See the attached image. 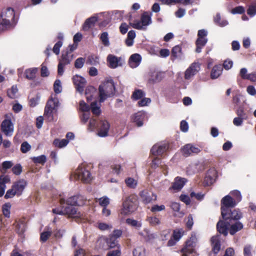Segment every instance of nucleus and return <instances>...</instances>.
I'll return each mask as SVG.
<instances>
[{"label": "nucleus", "mask_w": 256, "mask_h": 256, "mask_svg": "<svg viewBox=\"0 0 256 256\" xmlns=\"http://www.w3.org/2000/svg\"><path fill=\"white\" fill-rule=\"evenodd\" d=\"M223 220H220L216 224L218 231L224 236L228 235L229 226L234 221H238L242 217V214L238 209L231 208L228 210H223L221 212Z\"/></svg>", "instance_id": "1"}, {"label": "nucleus", "mask_w": 256, "mask_h": 256, "mask_svg": "<svg viewBox=\"0 0 256 256\" xmlns=\"http://www.w3.org/2000/svg\"><path fill=\"white\" fill-rule=\"evenodd\" d=\"M14 10L10 7L4 8L0 15V33L12 28L16 22Z\"/></svg>", "instance_id": "2"}, {"label": "nucleus", "mask_w": 256, "mask_h": 256, "mask_svg": "<svg viewBox=\"0 0 256 256\" xmlns=\"http://www.w3.org/2000/svg\"><path fill=\"white\" fill-rule=\"evenodd\" d=\"M99 102H103L108 98L112 96L116 92L114 82L112 80H108L101 84L98 88Z\"/></svg>", "instance_id": "3"}, {"label": "nucleus", "mask_w": 256, "mask_h": 256, "mask_svg": "<svg viewBox=\"0 0 256 256\" xmlns=\"http://www.w3.org/2000/svg\"><path fill=\"white\" fill-rule=\"evenodd\" d=\"M27 182L24 179H20L14 182L12 188L8 190L4 196L6 198H13L14 196H21L27 186Z\"/></svg>", "instance_id": "4"}, {"label": "nucleus", "mask_w": 256, "mask_h": 256, "mask_svg": "<svg viewBox=\"0 0 256 256\" xmlns=\"http://www.w3.org/2000/svg\"><path fill=\"white\" fill-rule=\"evenodd\" d=\"M136 196L130 195L128 196L122 203L120 214L128 216L133 213L137 208Z\"/></svg>", "instance_id": "5"}, {"label": "nucleus", "mask_w": 256, "mask_h": 256, "mask_svg": "<svg viewBox=\"0 0 256 256\" xmlns=\"http://www.w3.org/2000/svg\"><path fill=\"white\" fill-rule=\"evenodd\" d=\"M152 23L151 16L148 12H144L140 20H134L130 22V24L134 28L139 30H146L147 26Z\"/></svg>", "instance_id": "6"}, {"label": "nucleus", "mask_w": 256, "mask_h": 256, "mask_svg": "<svg viewBox=\"0 0 256 256\" xmlns=\"http://www.w3.org/2000/svg\"><path fill=\"white\" fill-rule=\"evenodd\" d=\"M196 238L192 235L190 239L186 242L185 246L182 249V256H194V248L196 246Z\"/></svg>", "instance_id": "7"}, {"label": "nucleus", "mask_w": 256, "mask_h": 256, "mask_svg": "<svg viewBox=\"0 0 256 256\" xmlns=\"http://www.w3.org/2000/svg\"><path fill=\"white\" fill-rule=\"evenodd\" d=\"M208 34L207 31L205 30H199L198 34V38H197L196 44V52L200 53L202 52V48L208 42V38H206Z\"/></svg>", "instance_id": "8"}, {"label": "nucleus", "mask_w": 256, "mask_h": 256, "mask_svg": "<svg viewBox=\"0 0 256 256\" xmlns=\"http://www.w3.org/2000/svg\"><path fill=\"white\" fill-rule=\"evenodd\" d=\"M6 119L4 120L1 124V130L6 136H11L14 131V126L10 118L6 116Z\"/></svg>", "instance_id": "9"}, {"label": "nucleus", "mask_w": 256, "mask_h": 256, "mask_svg": "<svg viewBox=\"0 0 256 256\" xmlns=\"http://www.w3.org/2000/svg\"><path fill=\"white\" fill-rule=\"evenodd\" d=\"M106 61L108 66L114 69L122 66L124 62V60L122 57H118L112 54L108 56Z\"/></svg>", "instance_id": "10"}, {"label": "nucleus", "mask_w": 256, "mask_h": 256, "mask_svg": "<svg viewBox=\"0 0 256 256\" xmlns=\"http://www.w3.org/2000/svg\"><path fill=\"white\" fill-rule=\"evenodd\" d=\"M238 204L232 196L226 195L221 200V212H223V210H228L234 208Z\"/></svg>", "instance_id": "11"}, {"label": "nucleus", "mask_w": 256, "mask_h": 256, "mask_svg": "<svg viewBox=\"0 0 256 256\" xmlns=\"http://www.w3.org/2000/svg\"><path fill=\"white\" fill-rule=\"evenodd\" d=\"M200 66L198 63L194 62L184 72V79L191 81L194 76L200 70Z\"/></svg>", "instance_id": "12"}, {"label": "nucleus", "mask_w": 256, "mask_h": 256, "mask_svg": "<svg viewBox=\"0 0 256 256\" xmlns=\"http://www.w3.org/2000/svg\"><path fill=\"white\" fill-rule=\"evenodd\" d=\"M77 178L84 182L88 183L92 180L90 172L82 167H79L75 172Z\"/></svg>", "instance_id": "13"}, {"label": "nucleus", "mask_w": 256, "mask_h": 256, "mask_svg": "<svg viewBox=\"0 0 256 256\" xmlns=\"http://www.w3.org/2000/svg\"><path fill=\"white\" fill-rule=\"evenodd\" d=\"M98 134L100 137H106L108 135L110 124L105 120H100L97 124Z\"/></svg>", "instance_id": "14"}, {"label": "nucleus", "mask_w": 256, "mask_h": 256, "mask_svg": "<svg viewBox=\"0 0 256 256\" xmlns=\"http://www.w3.org/2000/svg\"><path fill=\"white\" fill-rule=\"evenodd\" d=\"M99 244L102 243H106V246H102L103 248H106L107 247L108 248H114L116 247L118 244V240L116 238L112 237L110 235L108 238L102 236L100 238L98 241Z\"/></svg>", "instance_id": "15"}, {"label": "nucleus", "mask_w": 256, "mask_h": 256, "mask_svg": "<svg viewBox=\"0 0 256 256\" xmlns=\"http://www.w3.org/2000/svg\"><path fill=\"white\" fill-rule=\"evenodd\" d=\"M169 146L167 143H160L154 144L150 152L154 156H161L168 149Z\"/></svg>", "instance_id": "16"}, {"label": "nucleus", "mask_w": 256, "mask_h": 256, "mask_svg": "<svg viewBox=\"0 0 256 256\" xmlns=\"http://www.w3.org/2000/svg\"><path fill=\"white\" fill-rule=\"evenodd\" d=\"M105 12H101L98 14H95L93 16L87 18L82 25V30L84 31L87 32L92 26H94L96 22L98 20L99 15H104Z\"/></svg>", "instance_id": "17"}, {"label": "nucleus", "mask_w": 256, "mask_h": 256, "mask_svg": "<svg viewBox=\"0 0 256 256\" xmlns=\"http://www.w3.org/2000/svg\"><path fill=\"white\" fill-rule=\"evenodd\" d=\"M72 80L76 90L82 94L86 83V79L80 76L76 75L73 76Z\"/></svg>", "instance_id": "18"}, {"label": "nucleus", "mask_w": 256, "mask_h": 256, "mask_svg": "<svg viewBox=\"0 0 256 256\" xmlns=\"http://www.w3.org/2000/svg\"><path fill=\"white\" fill-rule=\"evenodd\" d=\"M140 197L142 202L145 204H148L154 202L156 200V195L148 192L147 190H144L140 194Z\"/></svg>", "instance_id": "19"}, {"label": "nucleus", "mask_w": 256, "mask_h": 256, "mask_svg": "<svg viewBox=\"0 0 256 256\" xmlns=\"http://www.w3.org/2000/svg\"><path fill=\"white\" fill-rule=\"evenodd\" d=\"M217 177V172L214 168L209 170L205 176L204 184L206 186L212 184Z\"/></svg>", "instance_id": "20"}, {"label": "nucleus", "mask_w": 256, "mask_h": 256, "mask_svg": "<svg viewBox=\"0 0 256 256\" xmlns=\"http://www.w3.org/2000/svg\"><path fill=\"white\" fill-rule=\"evenodd\" d=\"M187 182L184 178L177 176L174 178V182L172 186L170 188V190H173L174 192L180 190Z\"/></svg>", "instance_id": "21"}, {"label": "nucleus", "mask_w": 256, "mask_h": 256, "mask_svg": "<svg viewBox=\"0 0 256 256\" xmlns=\"http://www.w3.org/2000/svg\"><path fill=\"white\" fill-rule=\"evenodd\" d=\"M182 150L183 154L186 156H188L192 154H198L200 152V149L199 148L190 144L185 145Z\"/></svg>", "instance_id": "22"}, {"label": "nucleus", "mask_w": 256, "mask_h": 256, "mask_svg": "<svg viewBox=\"0 0 256 256\" xmlns=\"http://www.w3.org/2000/svg\"><path fill=\"white\" fill-rule=\"evenodd\" d=\"M146 114L145 112L140 111L136 113L133 117V121L138 126H142L143 125V122L146 119Z\"/></svg>", "instance_id": "23"}, {"label": "nucleus", "mask_w": 256, "mask_h": 256, "mask_svg": "<svg viewBox=\"0 0 256 256\" xmlns=\"http://www.w3.org/2000/svg\"><path fill=\"white\" fill-rule=\"evenodd\" d=\"M142 61V57L138 54H132L128 60V64L132 68H136L140 64Z\"/></svg>", "instance_id": "24"}, {"label": "nucleus", "mask_w": 256, "mask_h": 256, "mask_svg": "<svg viewBox=\"0 0 256 256\" xmlns=\"http://www.w3.org/2000/svg\"><path fill=\"white\" fill-rule=\"evenodd\" d=\"M59 105V100L57 98H51L48 101L46 104V108L55 112H56Z\"/></svg>", "instance_id": "25"}, {"label": "nucleus", "mask_w": 256, "mask_h": 256, "mask_svg": "<svg viewBox=\"0 0 256 256\" xmlns=\"http://www.w3.org/2000/svg\"><path fill=\"white\" fill-rule=\"evenodd\" d=\"M73 206L68 205V206H64V214L68 215L69 216L80 217V214L77 212V209Z\"/></svg>", "instance_id": "26"}, {"label": "nucleus", "mask_w": 256, "mask_h": 256, "mask_svg": "<svg viewBox=\"0 0 256 256\" xmlns=\"http://www.w3.org/2000/svg\"><path fill=\"white\" fill-rule=\"evenodd\" d=\"M244 228L243 224L239 221H236L234 223L232 222L229 226L228 230L230 234L234 235L238 232L240 231Z\"/></svg>", "instance_id": "27"}, {"label": "nucleus", "mask_w": 256, "mask_h": 256, "mask_svg": "<svg viewBox=\"0 0 256 256\" xmlns=\"http://www.w3.org/2000/svg\"><path fill=\"white\" fill-rule=\"evenodd\" d=\"M72 60V54H70L68 51L66 50L62 53L61 58L59 60V62L66 66L70 64Z\"/></svg>", "instance_id": "28"}, {"label": "nucleus", "mask_w": 256, "mask_h": 256, "mask_svg": "<svg viewBox=\"0 0 256 256\" xmlns=\"http://www.w3.org/2000/svg\"><path fill=\"white\" fill-rule=\"evenodd\" d=\"M211 242L214 252L218 254L220 248V243L219 240L218 236H212L211 238Z\"/></svg>", "instance_id": "29"}, {"label": "nucleus", "mask_w": 256, "mask_h": 256, "mask_svg": "<svg viewBox=\"0 0 256 256\" xmlns=\"http://www.w3.org/2000/svg\"><path fill=\"white\" fill-rule=\"evenodd\" d=\"M222 68L221 65H216L212 70L210 78L212 79L217 78L222 73Z\"/></svg>", "instance_id": "30"}, {"label": "nucleus", "mask_w": 256, "mask_h": 256, "mask_svg": "<svg viewBox=\"0 0 256 256\" xmlns=\"http://www.w3.org/2000/svg\"><path fill=\"white\" fill-rule=\"evenodd\" d=\"M172 56L174 59H182L183 58L182 53V48L179 46H174L172 51Z\"/></svg>", "instance_id": "31"}, {"label": "nucleus", "mask_w": 256, "mask_h": 256, "mask_svg": "<svg viewBox=\"0 0 256 256\" xmlns=\"http://www.w3.org/2000/svg\"><path fill=\"white\" fill-rule=\"evenodd\" d=\"M10 180V178L7 176H0V197L2 196L4 194L6 188V184Z\"/></svg>", "instance_id": "32"}, {"label": "nucleus", "mask_w": 256, "mask_h": 256, "mask_svg": "<svg viewBox=\"0 0 256 256\" xmlns=\"http://www.w3.org/2000/svg\"><path fill=\"white\" fill-rule=\"evenodd\" d=\"M162 78V74L158 72H154L152 73L150 77L148 79V82L151 84L158 82Z\"/></svg>", "instance_id": "33"}, {"label": "nucleus", "mask_w": 256, "mask_h": 256, "mask_svg": "<svg viewBox=\"0 0 256 256\" xmlns=\"http://www.w3.org/2000/svg\"><path fill=\"white\" fill-rule=\"evenodd\" d=\"M99 56L94 54H91L88 56L86 64L92 66H98L100 64Z\"/></svg>", "instance_id": "34"}, {"label": "nucleus", "mask_w": 256, "mask_h": 256, "mask_svg": "<svg viewBox=\"0 0 256 256\" xmlns=\"http://www.w3.org/2000/svg\"><path fill=\"white\" fill-rule=\"evenodd\" d=\"M38 70V68H36L26 70L24 72L26 78L30 80L34 79Z\"/></svg>", "instance_id": "35"}, {"label": "nucleus", "mask_w": 256, "mask_h": 256, "mask_svg": "<svg viewBox=\"0 0 256 256\" xmlns=\"http://www.w3.org/2000/svg\"><path fill=\"white\" fill-rule=\"evenodd\" d=\"M170 207L172 210L175 212H178V214H175L176 216L178 214L179 217H182L184 214L180 212V204L179 202H172L169 204Z\"/></svg>", "instance_id": "36"}, {"label": "nucleus", "mask_w": 256, "mask_h": 256, "mask_svg": "<svg viewBox=\"0 0 256 256\" xmlns=\"http://www.w3.org/2000/svg\"><path fill=\"white\" fill-rule=\"evenodd\" d=\"M214 22L220 27H224L228 24V22L225 19H221L220 14H217L214 18Z\"/></svg>", "instance_id": "37"}, {"label": "nucleus", "mask_w": 256, "mask_h": 256, "mask_svg": "<svg viewBox=\"0 0 256 256\" xmlns=\"http://www.w3.org/2000/svg\"><path fill=\"white\" fill-rule=\"evenodd\" d=\"M146 96V93L142 90H135L132 95V98L133 100H136L144 98Z\"/></svg>", "instance_id": "38"}, {"label": "nucleus", "mask_w": 256, "mask_h": 256, "mask_svg": "<svg viewBox=\"0 0 256 256\" xmlns=\"http://www.w3.org/2000/svg\"><path fill=\"white\" fill-rule=\"evenodd\" d=\"M68 143V140L66 139L60 140L58 138L55 139L53 142L54 145L58 148H62L67 146Z\"/></svg>", "instance_id": "39"}, {"label": "nucleus", "mask_w": 256, "mask_h": 256, "mask_svg": "<svg viewBox=\"0 0 256 256\" xmlns=\"http://www.w3.org/2000/svg\"><path fill=\"white\" fill-rule=\"evenodd\" d=\"M100 40L104 46L108 47L110 46V42L108 38V32H103L100 36Z\"/></svg>", "instance_id": "40"}, {"label": "nucleus", "mask_w": 256, "mask_h": 256, "mask_svg": "<svg viewBox=\"0 0 256 256\" xmlns=\"http://www.w3.org/2000/svg\"><path fill=\"white\" fill-rule=\"evenodd\" d=\"M32 160L35 164L44 165L46 161V156L44 154H42L38 156L32 157Z\"/></svg>", "instance_id": "41"}, {"label": "nucleus", "mask_w": 256, "mask_h": 256, "mask_svg": "<svg viewBox=\"0 0 256 256\" xmlns=\"http://www.w3.org/2000/svg\"><path fill=\"white\" fill-rule=\"evenodd\" d=\"M92 112L94 114L99 115L101 112L100 104H98L96 101L93 102L90 104Z\"/></svg>", "instance_id": "42"}, {"label": "nucleus", "mask_w": 256, "mask_h": 256, "mask_svg": "<svg viewBox=\"0 0 256 256\" xmlns=\"http://www.w3.org/2000/svg\"><path fill=\"white\" fill-rule=\"evenodd\" d=\"M60 202L62 208V209H60L59 208H55L52 210V212L55 214L64 215V204L66 203V200L64 198H60Z\"/></svg>", "instance_id": "43"}, {"label": "nucleus", "mask_w": 256, "mask_h": 256, "mask_svg": "<svg viewBox=\"0 0 256 256\" xmlns=\"http://www.w3.org/2000/svg\"><path fill=\"white\" fill-rule=\"evenodd\" d=\"M146 220L149 224L153 226L159 225L160 224V219L156 216H151L147 218Z\"/></svg>", "instance_id": "44"}, {"label": "nucleus", "mask_w": 256, "mask_h": 256, "mask_svg": "<svg viewBox=\"0 0 256 256\" xmlns=\"http://www.w3.org/2000/svg\"><path fill=\"white\" fill-rule=\"evenodd\" d=\"M55 112L45 107L44 116L48 122H52L54 120V114Z\"/></svg>", "instance_id": "45"}, {"label": "nucleus", "mask_w": 256, "mask_h": 256, "mask_svg": "<svg viewBox=\"0 0 256 256\" xmlns=\"http://www.w3.org/2000/svg\"><path fill=\"white\" fill-rule=\"evenodd\" d=\"M125 182L126 186L132 188H134L138 184V182L134 178H128L125 180Z\"/></svg>", "instance_id": "46"}, {"label": "nucleus", "mask_w": 256, "mask_h": 256, "mask_svg": "<svg viewBox=\"0 0 256 256\" xmlns=\"http://www.w3.org/2000/svg\"><path fill=\"white\" fill-rule=\"evenodd\" d=\"M18 91L16 86H12L10 89L8 90V96L10 98H14Z\"/></svg>", "instance_id": "47"}, {"label": "nucleus", "mask_w": 256, "mask_h": 256, "mask_svg": "<svg viewBox=\"0 0 256 256\" xmlns=\"http://www.w3.org/2000/svg\"><path fill=\"white\" fill-rule=\"evenodd\" d=\"M126 223L132 226L140 228L142 226V224L134 219L128 218L126 220Z\"/></svg>", "instance_id": "48"}, {"label": "nucleus", "mask_w": 256, "mask_h": 256, "mask_svg": "<svg viewBox=\"0 0 256 256\" xmlns=\"http://www.w3.org/2000/svg\"><path fill=\"white\" fill-rule=\"evenodd\" d=\"M236 114L238 117H240L244 120L246 119L247 115L244 111V106H240L238 108H236Z\"/></svg>", "instance_id": "49"}, {"label": "nucleus", "mask_w": 256, "mask_h": 256, "mask_svg": "<svg viewBox=\"0 0 256 256\" xmlns=\"http://www.w3.org/2000/svg\"><path fill=\"white\" fill-rule=\"evenodd\" d=\"M11 208V204L10 203H6L2 206V210L4 215L7 218H9L10 216V210Z\"/></svg>", "instance_id": "50"}, {"label": "nucleus", "mask_w": 256, "mask_h": 256, "mask_svg": "<svg viewBox=\"0 0 256 256\" xmlns=\"http://www.w3.org/2000/svg\"><path fill=\"white\" fill-rule=\"evenodd\" d=\"M76 200L74 202H72L73 204H76V206H82L85 204L86 202V198L82 195L78 194L76 195Z\"/></svg>", "instance_id": "51"}, {"label": "nucleus", "mask_w": 256, "mask_h": 256, "mask_svg": "<svg viewBox=\"0 0 256 256\" xmlns=\"http://www.w3.org/2000/svg\"><path fill=\"white\" fill-rule=\"evenodd\" d=\"M253 246L250 244H246L244 248V256H252Z\"/></svg>", "instance_id": "52"}, {"label": "nucleus", "mask_w": 256, "mask_h": 256, "mask_svg": "<svg viewBox=\"0 0 256 256\" xmlns=\"http://www.w3.org/2000/svg\"><path fill=\"white\" fill-rule=\"evenodd\" d=\"M54 90L56 94H58L62 91V86L60 80H56L54 84Z\"/></svg>", "instance_id": "53"}, {"label": "nucleus", "mask_w": 256, "mask_h": 256, "mask_svg": "<svg viewBox=\"0 0 256 256\" xmlns=\"http://www.w3.org/2000/svg\"><path fill=\"white\" fill-rule=\"evenodd\" d=\"M230 196H232L233 198L238 203L242 200V195L240 191L234 190L230 192Z\"/></svg>", "instance_id": "54"}, {"label": "nucleus", "mask_w": 256, "mask_h": 256, "mask_svg": "<svg viewBox=\"0 0 256 256\" xmlns=\"http://www.w3.org/2000/svg\"><path fill=\"white\" fill-rule=\"evenodd\" d=\"M247 13L251 17L256 14V2H253L249 6Z\"/></svg>", "instance_id": "55"}, {"label": "nucleus", "mask_w": 256, "mask_h": 256, "mask_svg": "<svg viewBox=\"0 0 256 256\" xmlns=\"http://www.w3.org/2000/svg\"><path fill=\"white\" fill-rule=\"evenodd\" d=\"M110 198L106 196H104L98 199L99 204L104 207H106L110 204Z\"/></svg>", "instance_id": "56"}, {"label": "nucleus", "mask_w": 256, "mask_h": 256, "mask_svg": "<svg viewBox=\"0 0 256 256\" xmlns=\"http://www.w3.org/2000/svg\"><path fill=\"white\" fill-rule=\"evenodd\" d=\"M40 96L38 94L31 98L29 100V105L31 107H34L38 104Z\"/></svg>", "instance_id": "57"}, {"label": "nucleus", "mask_w": 256, "mask_h": 256, "mask_svg": "<svg viewBox=\"0 0 256 256\" xmlns=\"http://www.w3.org/2000/svg\"><path fill=\"white\" fill-rule=\"evenodd\" d=\"M31 146L26 141L23 142L21 144L20 150L24 153L26 154L31 150Z\"/></svg>", "instance_id": "58"}, {"label": "nucleus", "mask_w": 256, "mask_h": 256, "mask_svg": "<svg viewBox=\"0 0 256 256\" xmlns=\"http://www.w3.org/2000/svg\"><path fill=\"white\" fill-rule=\"evenodd\" d=\"M242 96L240 94H236L233 97L232 102L234 104L236 108H238L240 106H243L240 103V98Z\"/></svg>", "instance_id": "59"}, {"label": "nucleus", "mask_w": 256, "mask_h": 256, "mask_svg": "<svg viewBox=\"0 0 256 256\" xmlns=\"http://www.w3.org/2000/svg\"><path fill=\"white\" fill-rule=\"evenodd\" d=\"M151 102V99L148 98H142L138 102L139 106H148Z\"/></svg>", "instance_id": "60"}, {"label": "nucleus", "mask_w": 256, "mask_h": 256, "mask_svg": "<svg viewBox=\"0 0 256 256\" xmlns=\"http://www.w3.org/2000/svg\"><path fill=\"white\" fill-rule=\"evenodd\" d=\"M62 40L58 41L54 46L52 51L56 55L59 54L60 52V48L62 46Z\"/></svg>", "instance_id": "61"}, {"label": "nucleus", "mask_w": 256, "mask_h": 256, "mask_svg": "<svg viewBox=\"0 0 256 256\" xmlns=\"http://www.w3.org/2000/svg\"><path fill=\"white\" fill-rule=\"evenodd\" d=\"M85 59L83 58H77L74 62V66L76 68H81L84 66Z\"/></svg>", "instance_id": "62"}, {"label": "nucleus", "mask_w": 256, "mask_h": 256, "mask_svg": "<svg viewBox=\"0 0 256 256\" xmlns=\"http://www.w3.org/2000/svg\"><path fill=\"white\" fill-rule=\"evenodd\" d=\"M98 228L101 230H110L112 228V224H108L104 222H99L98 224Z\"/></svg>", "instance_id": "63"}, {"label": "nucleus", "mask_w": 256, "mask_h": 256, "mask_svg": "<svg viewBox=\"0 0 256 256\" xmlns=\"http://www.w3.org/2000/svg\"><path fill=\"white\" fill-rule=\"evenodd\" d=\"M124 14V10H116L112 12V16L114 18L117 20H121L123 18Z\"/></svg>", "instance_id": "64"}]
</instances>
